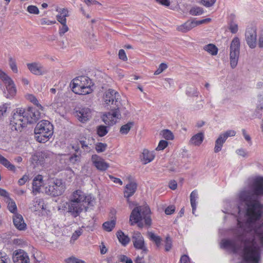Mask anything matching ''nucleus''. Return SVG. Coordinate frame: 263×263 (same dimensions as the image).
<instances>
[{
    "mask_svg": "<svg viewBox=\"0 0 263 263\" xmlns=\"http://www.w3.org/2000/svg\"><path fill=\"white\" fill-rule=\"evenodd\" d=\"M116 223V220L112 219L110 221H107L105 222L103 224V227L104 230H105L106 231L110 232L115 228Z\"/></svg>",
    "mask_w": 263,
    "mask_h": 263,
    "instance_id": "obj_30",
    "label": "nucleus"
},
{
    "mask_svg": "<svg viewBox=\"0 0 263 263\" xmlns=\"http://www.w3.org/2000/svg\"><path fill=\"white\" fill-rule=\"evenodd\" d=\"M53 133L52 124L47 120L39 122L34 128V134L36 140L41 143H45L51 137Z\"/></svg>",
    "mask_w": 263,
    "mask_h": 263,
    "instance_id": "obj_5",
    "label": "nucleus"
},
{
    "mask_svg": "<svg viewBox=\"0 0 263 263\" xmlns=\"http://www.w3.org/2000/svg\"><path fill=\"white\" fill-rule=\"evenodd\" d=\"M168 145V142L165 140H161L157 147L156 148V151L163 150Z\"/></svg>",
    "mask_w": 263,
    "mask_h": 263,
    "instance_id": "obj_45",
    "label": "nucleus"
},
{
    "mask_svg": "<svg viewBox=\"0 0 263 263\" xmlns=\"http://www.w3.org/2000/svg\"><path fill=\"white\" fill-rule=\"evenodd\" d=\"M129 182L125 185L124 190V197L125 198L130 197L136 192L137 189V183L132 180L130 176L128 177Z\"/></svg>",
    "mask_w": 263,
    "mask_h": 263,
    "instance_id": "obj_16",
    "label": "nucleus"
},
{
    "mask_svg": "<svg viewBox=\"0 0 263 263\" xmlns=\"http://www.w3.org/2000/svg\"><path fill=\"white\" fill-rule=\"evenodd\" d=\"M134 125V122L133 121H129L126 124H125L121 126L120 128L119 132L121 135H127L132 128Z\"/></svg>",
    "mask_w": 263,
    "mask_h": 263,
    "instance_id": "obj_25",
    "label": "nucleus"
},
{
    "mask_svg": "<svg viewBox=\"0 0 263 263\" xmlns=\"http://www.w3.org/2000/svg\"><path fill=\"white\" fill-rule=\"evenodd\" d=\"M91 161L95 167L100 171H105L109 167V164L102 158L97 155L92 156Z\"/></svg>",
    "mask_w": 263,
    "mask_h": 263,
    "instance_id": "obj_18",
    "label": "nucleus"
},
{
    "mask_svg": "<svg viewBox=\"0 0 263 263\" xmlns=\"http://www.w3.org/2000/svg\"><path fill=\"white\" fill-rule=\"evenodd\" d=\"M27 11L28 13L32 14H39L40 11L39 8L34 5H29L27 8Z\"/></svg>",
    "mask_w": 263,
    "mask_h": 263,
    "instance_id": "obj_41",
    "label": "nucleus"
},
{
    "mask_svg": "<svg viewBox=\"0 0 263 263\" xmlns=\"http://www.w3.org/2000/svg\"><path fill=\"white\" fill-rule=\"evenodd\" d=\"M47 183L45 192L53 196H60L65 190V185L61 179H50L48 180Z\"/></svg>",
    "mask_w": 263,
    "mask_h": 263,
    "instance_id": "obj_8",
    "label": "nucleus"
},
{
    "mask_svg": "<svg viewBox=\"0 0 263 263\" xmlns=\"http://www.w3.org/2000/svg\"><path fill=\"white\" fill-rule=\"evenodd\" d=\"M79 144L81 145L82 148H83L84 150L88 151L90 149V147L89 146V144L86 142V141L84 140H81L79 141Z\"/></svg>",
    "mask_w": 263,
    "mask_h": 263,
    "instance_id": "obj_57",
    "label": "nucleus"
},
{
    "mask_svg": "<svg viewBox=\"0 0 263 263\" xmlns=\"http://www.w3.org/2000/svg\"><path fill=\"white\" fill-rule=\"evenodd\" d=\"M84 3L86 5L89 7L91 5H101V4L96 0H84Z\"/></svg>",
    "mask_w": 263,
    "mask_h": 263,
    "instance_id": "obj_59",
    "label": "nucleus"
},
{
    "mask_svg": "<svg viewBox=\"0 0 263 263\" xmlns=\"http://www.w3.org/2000/svg\"><path fill=\"white\" fill-rule=\"evenodd\" d=\"M91 85L90 80L86 76H80L74 78L71 84L72 91L81 95L90 93L92 91Z\"/></svg>",
    "mask_w": 263,
    "mask_h": 263,
    "instance_id": "obj_6",
    "label": "nucleus"
},
{
    "mask_svg": "<svg viewBox=\"0 0 263 263\" xmlns=\"http://www.w3.org/2000/svg\"><path fill=\"white\" fill-rule=\"evenodd\" d=\"M76 114L77 119L80 122L85 123L91 118L92 111L88 107H83L77 110Z\"/></svg>",
    "mask_w": 263,
    "mask_h": 263,
    "instance_id": "obj_14",
    "label": "nucleus"
},
{
    "mask_svg": "<svg viewBox=\"0 0 263 263\" xmlns=\"http://www.w3.org/2000/svg\"><path fill=\"white\" fill-rule=\"evenodd\" d=\"M109 178L111 179V180L114 182L115 183H119L120 185H122L123 182L121 181V180L119 178H115L113 177L112 176L109 175Z\"/></svg>",
    "mask_w": 263,
    "mask_h": 263,
    "instance_id": "obj_61",
    "label": "nucleus"
},
{
    "mask_svg": "<svg viewBox=\"0 0 263 263\" xmlns=\"http://www.w3.org/2000/svg\"><path fill=\"white\" fill-rule=\"evenodd\" d=\"M211 21L210 18H205L200 21H194L196 27L202 24L209 23Z\"/></svg>",
    "mask_w": 263,
    "mask_h": 263,
    "instance_id": "obj_56",
    "label": "nucleus"
},
{
    "mask_svg": "<svg viewBox=\"0 0 263 263\" xmlns=\"http://www.w3.org/2000/svg\"><path fill=\"white\" fill-rule=\"evenodd\" d=\"M97 133L99 136L103 137L108 133L107 126L99 125L97 128Z\"/></svg>",
    "mask_w": 263,
    "mask_h": 263,
    "instance_id": "obj_35",
    "label": "nucleus"
},
{
    "mask_svg": "<svg viewBox=\"0 0 263 263\" xmlns=\"http://www.w3.org/2000/svg\"><path fill=\"white\" fill-rule=\"evenodd\" d=\"M27 124L36 122L41 117V112L35 108H29L25 110Z\"/></svg>",
    "mask_w": 263,
    "mask_h": 263,
    "instance_id": "obj_15",
    "label": "nucleus"
},
{
    "mask_svg": "<svg viewBox=\"0 0 263 263\" xmlns=\"http://www.w3.org/2000/svg\"><path fill=\"white\" fill-rule=\"evenodd\" d=\"M175 210V208L173 205L168 206L165 210V213L166 215H171L173 214Z\"/></svg>",
    "mask_w": 263,
    "mask_h": 263,
    "instance_id": "obj_58",
    "label": "nucleus"
},
{
    "mask_svg": "<svg viewBox=\"0 0 263 263\" xmlns=\"http://www.w3.org/2000/svg\"><path fill=\"white\" fill-rule=\"evenodd\" d=\"M197 197V193L196 191H193L190 195V201L192 207V213L194 214L196 208V198Z\"/></svg>",
    "mask_w": 263,
    "mask_h": 263,
    "instance_id": "obj_31",
    "label": "nucleus"
},
{
    "mask_svg": "<svg viewBox=\"0 0 263 263\" xmlns=\"http://www.w3.org/2000/svg\"><path fill=\"white\" fill-rule=\"evenodd\" d=\"M26 98L28 100L30 101L31 102L33 103V104H34L37 106H40L42 108V106H41V105H40L38 103V100H37V99L34 95H31V94H27L26 96Z\"/></svg>",
    "mask_w": 263,
    "mask_h": 263,
    "instance_id": "obj_43",
    "label": "nucleus"
},
{
    "mask_svg": "<svg viewBox=\"0 0 263 263\" xmlns=\"http://www.w3.org/2000/svg\"><path fill=\"white\" fill-rule=\"evenodd\" d=\"M0 263H10L9 258L5 253L0 252Z\"/></svg>",
    "mask_w": 263,
    "mask_h": 263,
    "instance_id": "obj_49",
    "label": "nucleus"
},
{
    "mask_svg": "<svg viewBox=\"0 0 263 263\" xmlns=\"http://www.w3.org/2000/svg\"><path fill=\"white\" fill-rule=\"evenodd\" d=\"M226 141V140L224 138L223 136L220 135L215 142V146L214 147V152L215 153H218L221 151L222 145Z\"/></svg>",
    "mask_w": 263,
    "mask_h": 263,
    "instance_id": "obj_27",
    "label": "nucleus"
},
{
    "mask_svg": "<svg viewBox=\"0 0 263 263\" xmlns=\"http://www.w3.org/2000/svg\"><path fill=\"white\" fill-rule=\"evenodd\" d=\"M7 93L6 95L7 98H10L14 97L16 93V88L15 85L11 86H8V88H6Z\"/></svg>",
    "mask_w": 263,
    "mask_h": 263,
    "instance_id": "obj_34",
    "label": "nucleus"
},
{
    "mask_svg": "<svg viewBox=\"0 0 263 263\" xmlns=\"http://www.w3.org/2000/svg\"><path fill=\"white\" fill-rule=\"evenodd\" d=\"M155 157V152L147 149H144L140 156L141 161L143 164H146L152 162Z\"/></svg>",
    "mask_w": 263,
    "mask_h": 263,
    "instance_id": "obj_19",
    "label": "nucleus"
},
{
    "mask_svg": "<svg viewBox=\"0 0 263 263\" xmlns=\"http://www.w3.org/2000/svg\"><path fill=\"white\" fill-rule=\"evenodd\" d=\"M61 27L59 29V34L60 36H63L66 32L69 30V27L66 24V22L60 23Z\"/></svg>",
    "mask_w": 263,
    "mask_h": 263,
    "instance_id": "obj_40",
    "label": "nucleus"
},
{
    "mask_svg": "<svg viewBox=\"0 0 263 263\" xmlns=\"http://www.w3.org/2000/svg\"><path fill=\"white\" fill-rule=\"evenodd\" d=\"M203 49L212 55H216L218 53V48L213 44H209L204 46Z\"/></svg>",
    "mask_w": 263,
    "mask_h": 263,
    "instance_id": "obj_28",
    "label": "nucleus"
},
{
    "mask_svg": "<svg viewBox=\"0 0 263 263\" xmlns=\"http://www.w3.org/2000/svg\"><path fill=\"white\" fill-rule=\"evenodd\" d=\"M156 1L159 4L163 5L164 6H169L170 5V0H156Z\"/></svg>",
    "mask_w": 263,
    "mask_h": 263,
    "instance_id": "obj_63",
    "label": "nucleus"
},
{
    "mask_svg": "<svg viewBox=\"0 0 263 263\" xmlns=\"http://www.w3.org/2000/svg\"><path fill=\"white\" fill-rule=\"evenodd\" d=\"M81 154H74L69 158V161L73 164H77L80 162Z\"/></svg>",
    "mask_w": 263,
    "mask_h": 263,
    "instance_id": "obj_39",
    "label": "nucleus"
},
{
    "mask_svg": "<svg viewBox=\"0 0 263 263\" xmlns=\"http://www.w3.org/2000/svg\"><path fill=\"white\" fill-rule=\"evenodd\" d=\"M128 105V101H124L121 105L112 107L110 111L102 115V120L108 126L116 124L122 118V112L125 115L128 114L127 110Z\"/></svg>",
    "mask_w": 263,
    "mask_h": 263,
    "instance_id": "obj_3",
    "label": "nucleus"
},
{
    "mask_svg": "<svg viewBox=\"0 0 263 263\" xmlns=\"http://www.w3.org/2000/svg\"><path fill=\"white\" fill-rule=\"evenodd\" d=\"M107 148V144L103 143H98L96 145V150L98 153L104 152Z\"/></svg>",
    "mask_w": 263,
    "mask_h": 263,
    "instance_id": "obj_42",
    "label": "nucleus"
},
{
    "mask_svg": "<svg viewBox=\"0 0 263 263\" xmlns=\"http://www.w3.org/2000/svg\"><path fill=\"white\" fill-rule=\"evenodd\" d=\"M83 230L82 229H79L78 230H76L72 235V236L71 237V241L74 242L75 240H76L78 237L81 235L82 234Z\"/></svg>",
    "mask_w": 263,
    "mask_h": 263,
    "instance_id": "obj_44",
    "label": "nucleus"
},
{
    "mask_svg": "<svg viewBox=\"0 0 263 263\" xmlns=\"http://www.w3.org/2000/svg\"><path fill=\"white\" fill-rule=\"evenodd\" d=\"M236 134V132L233 130H228L224 133L221 134L222 136H223L224 138L227 140V139L229 137H233Z\"/></svg>",
    "mask_w": 263,
    "mask_h": 263,
    "instance_id": "obj_54",
    "label": "nucleus"
},
{
    "mask_svg": "<svg viewBox=\"0 0 263 263\" xmlns=\"http://www.w3.org/2000/svg\"><path fill=\"white\" fill-rule=\"evenodd\" d=\"M0 196L5 198V200L9 198V193L4 189L0 188Z\"/></svg>",
    "mask_w": 263,
    "mask_h": 263,
    "instance_id": "obj_60",
    "label": "nucleus"
},
{
    "mask_svg": "<svg viewBox=\"0 0 263 263\" xmlns=\"http://www.w3.org/2000/svg\"><path fill=\"white\" fill-rule=\"evenodd\" d=\"M240 52V41L238 37H235L232 41L230 45V65L234 68L237 65Z\"/></svg>",
    "mask_w": 263,
    "mask_h": 263,
    "instance_id": "obj_10",
    "label": "nucleus"
},
{
    "mask_svg": "<svg viewBox=\"0 0 263 263\" xmlns=\"http://www.w3.org/2000/svg\"><path fill=\"white\" fill-rule=\"evenodd\" d=\"M117 236L119 242L123 246H126L130 241V238L127 235H125L123 232L119 231L117 233Z\"/></svg>",
    "mask_w": 263,
    "mask_h": 263,
    "instance_id": "obj_26",
    "label": "nucleus"
},
{
    "mask_svg": "<svg viewBox=\"0 0 263 263\" xmlns=\"http://www.w3.org/2000/svg\"><path fill=\"white\" fill-rule=\"evenodd\" d=\"M195 27L194 21H187L185 23L178 26L177 30L180 32L186 33Z\"/></svg>",
    "mask_w": 263,
    "mask_h": 263,
    "instance_id": "obj_24",
    "label": "nucleus"
},
{
    "mask_svg": "<svg viewBox=\"0 0 263 263\" xmlns=\"http://www.w3.org/2000/svg\"><path fill=\"white\" fill-rule=\"evenodd\" d=\"M29 71L33 75L42 76L48 73V70L39 62H33L26 64Z\"/></svg>",
    "mask_w": 263,
    "mask_h": 263,
    "instance_id": "obj_12",
    "label": "nucleus"
},
{
    "mask_svg": "<svg viewBox=\"0 0 263 263\" xmlns=\"http://www.w3.org/2000/svg\"><path fill=\"white\" fill-rule=\"evenodd\" d=\"M13 259L14 263H30L27 253L21 249L14 252Z\"/></svg>",
    "mask_w": 263,
    "mask_h": 263,
    "instance_id": "obj_17",
    "label": "nucleus"
},
{
    "mask_svg": "<svg viewBox=\"0 0 263 263\" xmlns=\"http://www.w3.org/2000/svg\"><path fill=\"white\" fill-rule=\"evenodd\" d=\"M246 40L250 48L254 49L256 47L257 32L256 28L251 26L248 27L245 33Z\"/></svg>",
    "mask_w": 263,
    "mask_h": 263,
    "instance_id": "obj_13",
    "label": "nucleus"
},
{
    "mask_svg": "<svg viewBox=\"0 0 263 263\" xmlns=\"http://www.w3.org/2000/svg\"><path fill=\"white\" fill-rule=\"evenodd\" d=\"M93 203V199L90 195H86L81 190H78L74 191L70 196L68 211L74 217H77L88 205H91Z\"/></svg>",
    "mask_w": 263,
    "mask_h": 263,
    "instance_id": "obj_2",
    "label": "nucleus"
},
{
    "mask_svg": "<svg viewBox=\"0 0 263 263\" xmlns=\"http://www.w3.org/2000/svg\"><path fill=\"white\" fill-rule=\"evenodd\" d=\"M56 11L58 12V14L56 16L57 21L60 23L66 22V17L69 16L68 9L66 8H60L58 6H57Z\"/></svg>",
    "mask_w": 263,
    "mask_h": 263,
    "instance_id": "obj_22",
    "label": "nucleus"
},
{
    "mask_svg": "<svg viewBox=\"0 0 263 263\" xmlns=\"http://www.w3.org/2000/svg\"><path fill=\"white\" fill-rule=\"evenodd\" d=\"M167 68V65L166 64L164 63H161L159 66V68L157 69V70L155 71L154 72V74L158 75L160 73H161L163 70L166 69Z\"/></svg>",
    "mask_w": 263,
    "mask_h": 263,
    "instance_id": "obj_50",
    "label": "nucleus"
},
{
    "mask_svg": "<svg viewBox=\"0 0 263 263\" xmlns=\"http://www.w3.org/2000/svg\"><path fill=\"white\" fill-rule=\"evenodd\" d=\"M3 82H4L6 88H8V86H11L15 85L13 80L8 76Z\"/></svg>",
    "mask_w": 263,
    "mask_h": 263,
    "instance_id": "obj_46",
    "label": "nucleus"
},
{
    "mask_svg": "<svg viewBox=\"0 0 263 263\" xmlns=\"http://www.w3.org/2000/svg\"><path fill=\"white\" fill-rule=\"evenodd\" d=\"M147 235L148 236L149 239L154 241L158 247L160 245L161 238L160 236L156 235L152 232H148L147 233Z\"/></svg>",
    "mask_w": 263,
    "mask_h": 263,
    "instance_id": "obj_33",
    "label": "nucleus"
},
{
    "mask_svg": "<svg viewBox=\"0 0 263 263\" xmlns=\"http://www.w3.org/2000/svg\"><path fill=\"white\" fill-rule=\"evenodd\" d=\"M229 29L231 33H236L238 31V25L236 23L232 22L229 25Z\"/></svg>",
    "mask_w": 263,
    "mask_h": 263,
    "instance_id": "obj_48",
    "label": "nucleus"
},
{
    "mask_svg": "<svg viewBox=\"0 0 263 263\" xmlns=\"http://www.w3.org/2000/svg\"><path fill=\"white\" fill-rule=\"evenodd\" d=\"M203 9L199 7H193L190 10V13L193 15H199L203 13Z\"/></svg>",
    "mask_w": 263,
    "mask_h": 263,
    "instance_id": "obj_38",
    "label": "nucleus"
},
{
    "mask_svg": "<svg viewBox=\"0 0 263 263\" xmlns=\"http://www.w3.org/2000/svg\"><path fill=\"white\" fill-rule=\"evenodd\" d=\"M10 124L12 130L20 132L26 126L27 120L26 121L24 109L16 108L13 110Z\"/></svg>",
    "mask_w": 263,
    "mask_h": 263,
    "instance_id": "obj_7",
    "label": "nucleus"
},
{
    "mask_svg": "<svg viewBox=\"0 0 263 263\" xmlns=\"http://www.w3.org/2000/svg\"><path fill=\"white\" fill-rule=\"evenodd\" d=\"M13 221L15 227L19 230H24L26 228V224L21 215L14 214L13 217Z\"/></svg>",
    "mask_w": 263,
    "mask_h": 263,
    "instance_id": "obj_21",
    "label": "nucleus"
},
{
    "mask_svg": "<svg viewBox=\"0 0 263 263\" xmlns=\"http://www.w3.org/2000/svg\"><path fill=\"white\" fill-rule=\"evenodd\" d=\"M263 196V177L251 180L247 186L238 195V216L237 226L234 230V240L223 239L221 247L230 249L234 253L241 251L242 263H258L259 247L255 235L263 245V204L260 196Z\"/></svg>",
    "mask_w": 263,
    "mask_h": 263,
    "instance_id": "obj_1",
    "label": "nucleus"
},
{
    "mask_svg": "<svg viewBox=\"0 0 263 263\" xmlns=\"http://www.w3.org/2000/svg\"><path fill=\"white\" fill-rule=\"evenodd\" d=\"M172 248V240L170 237L167 236L165 239V250L166 251H169Z\"/></svg>",
    "mask_w": 263,
    "mask_h": 263,
    "instance_id": "obj_52",
    "label": "nucleus"
},
{
    "mask_svg": "<svg viewBox=\"0 0 263 263\" xmlns=\"http://www.w3.org/2000/svg\"><path fill=\"white\" fill-rule=\"evenodd\" d=\"M118 56L120 60L123 61H127V57L126 56L125 51L123 49L119 50Z\"/></svg>",
    "mask_w": 263,
    "mask_h": 263,
    "instance_id": "obj_53",
    "label": "nucleus"
},
{
    "mask_svg": "<svg viewBox=\"0 0 263 263\" xmlns=\"http://www.w3.org/2000/svg\"><path fill=\"white\" fill-rule=\"evenodd\" d=\"M180 262V263H189L190 259L189 257L185 255H182L181 257Z\"/></svg>",
    "mask_w": 263,
    "mask_h": 263,
    "instance_id": "obj_64",
    "label": "nucleus"
},
{
    "mask_svg": "<svg viewBox=\"0 0 263 263\" xmlns=\"http://www.w3.org/2000/svg\"><path fill=\"white\" fill-rule=\"evenodd\" d=\"M28 176L27 175H24L21 179L18 180V183L20 185H22L25 183L28 180Z\"/></svg>",
    "mask_w": 263,
    "mask_h": 263,
    "instance_id": "obj_62",
    "label": "nucleus"
},
{
    "mask_svg": "<svg viewBox=\"0 0 263 263\" xmlns=\"http://www.w3.org/2000/svg\"><path fill=\"white\" fill-rule=\"evenodd\" d=\"M0 163L9 170L15 172V167L7 159L0 154Z\"/></svg>",
    "mask_w": 263,
    "mask_h": 263,
    "instance_id": "obj_29",
    "label": "nucleus"
},
{
    "mask_svg": "<svg viewBox=\"0 0 263 263\" xmlns=\"http://www.w3.org/2000/svg\"><path fill=\"white\" fill-rule=\"evenodd\" d=\"M67 263H85L84 261L74 257H71L66 259Z\"/></svg>",
    "mask_w": 263,
    "mask_h": 263,
    "instance_id": "obj_51",
    "label": "nucleus"
},
{
    "mask_svg": "<svg viewBox=\"0 0 263 263\" xmlns=\"http://www.w3.org/2000/svg\"><path fill=\"white\" fill-rule=\"evenodd\" d=\"M151 210L147 205L135 207L131 212L129 217V222L133 226L142 220H144L145 224L150 226L152 219L150 217Z\"/></svg>",
    "mask_w": 263,
    "mask_h": 263,
    "instance_id": "obj_4",
    "label": "nucleus"
},
{
    "mask_svg": "<svg viewBox=\"0 0 263 263\" xmlns=\"http://www.w3.org/2000/svg\"><path fill=\"white\" fill-rule=\"evenodd\" d=\"M216 0H202L203 5L208 7L213 6Z\"/></svg>",
    "mask_w": 263,
    "mask_h": 263,
    "instance_id": "obj_55",
    "label": "nucleus"
},
{
    "mask_svg": "<svg viewBox=\"0 0 263 263\" xmlns=\"http://www.w3.org/2000/svg\"><path fill=\"white\" fill-rule=\"evenodd\" d=\"M132 240L134 247L137 250L142 251V253L146 254L147 251V248L145 243L144 239L141 233L138 231H135L133 233Z\"/></svg>",
    "mask_w": 263,
    "mask_h": 263,
    "instance_id": "obj_11",
    "label": "nucleus"
},
{
    "mask_svg": "<svg viewBox=\"0 0 263 263\" xmlns=\"http://www.w3.org/2000/svg\"><path fill=\"white\" fill-rule=\"evenodd\" d=\"M8 106V104H4L0 106V118L5 116Z\"/></svg>",
    "mask_w": 263,
    "mask_h": 263,
    "instance_id": "obj_47",
    "label": "nucleus"
},
{
    "mask_svg": "<svg viewBox=\"0 0 263 263\" xmlns=\"http://www.w3.org/2000/svg\"><path fill=\"white\" fill-rule=\"evenodd\" d=\"M124 101H128L126 99H121L119 93L112 89L106 90L103 95V104L107 106L111 107L112 105H114L115 106H120Z\"/></svg>",
    "mask_w": 263,
    "mask_h": 263,
    "instance_id": "obj_9",
    "label": "nucleus"
},
{
    "mask_svg": "<svg viewBox=\"0 0 263 263\" xmlns=\"http://www.w3.org/2000/svg\"><path fill=\"white\" fill-rule=\"evenodd\" d=\"M43 183V177L41 175L35 176L32 182V193L35 195L39 193Z\"/></svg>",
    "mask_w": 263,
    "mask_h": 263,
    "instance_id": "obj_20",
    "label": "nucleus"
},
{
    "mask_svg": "<svg viewBox=\"0 0 263 263\" xmlns=\"http://www.w3.org/2000/svg\"><path fill=\"white\" fill-rule=\"evenodd\" d=\"M203 139L204 134L202 132H200L192 136L189 143L192 145L199 146L202 143Z\"/></svg>",
    "mask_w": 263,
    "mask_h": 263,
    "instance_id": "obj_23",
    "label": "nucleus"
},
{
    "mask_svg": "<svg viewBox=\"0 0 263 263\" xmlns=\"http://www.w3.org/2000/svg\"><path fill=\"white\" fill-rule=\"evenodd\" d=\"M9 65L11 69L14 73H17L18 72L16 62L14 59L12 57L9 58Z\"/></svg>",
    "mask_w": 263,
    "mask_h": 263,
    "instance_id": "obj_36",
    "label": "nucleus"
},
{
    "mask_svg": "<svg viewBox=\"0 0 263 263\" xmlns=\"http://www.w3.org/2000/svg\"><path fill=\"white\" fill-rule=\"evenodd\" d=\"M7 203V207L8 210L11 213H14L17 211V207L15 202L10 197L5 200Z\"/></svg>",
    "mask_w": 263,
    "mask_h": 263,
    "instance_id": "obj_32",
    "label": "nucleus"
},
{
    "mask_svg": "<svg viewBox=\"0 0 263 263\" xmlns=\"http://www.w3.org/2000/svg\"><path fill=\"white\" fill-rule=\"evenodd\" d=\"M162 137L166 140H173L174 139V135L172 132L168 129H164L161 131Z\"/></svg>",
    "mask_w": 263,
    "mask_h": 263,
    "instance_id": "obj_37",
    "label": "nucleus"
}]
</instances>
